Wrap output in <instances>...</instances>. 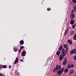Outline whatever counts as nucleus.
I'll return each instance as SVG.
<instances>
[{
    "instance_id": "obj_23",
    "label": "nucleus",
    "mask_w": 76,
    "mask_h": 76,
    "mask_svg": "<svg viewBox=\"0 0 76 76\" xmlns=\"http://www.w3.org/2000/svg\"><path fill=\"white\" fill-rule=\"evenodd\" d=\"M74 10L75 12H76V6H75L74 7Z\"/></svg>"
},
{
    "instance_id": "obj_15",
    "label": "nucleus",
    "mask_w": 76,
    "mask_h": 76,
    "mask_svg": "<svg viewBox=\"0 0 76 76\" xmlns=\"http://www.w3.org/2000/svg\"><path fill=\"white\" fill-rule=\"evenodd\" d=\"M14 50L15 52H16L18 51V48H14Z\"/></svg>"
},
{
    "instance_id": "obj_26",
    "label": "nucleus",
    "mask_w": 76,
    "mask_h": 76,
    "mask_svg": "<svg viewBox=\"0 0 76 76\" xmlns=\"http://www.w3.org/2000/svg\"><path fill=\"white\" fill-rule=\"evenodd\" d=\"M56 70H57V69H56V68H55L53 71V72H55Z\"/></svg>"
},
{
    "instance_id": "obj_16",
    "label": "nucleus",
    "mask_w": 76,
    "mask_h": 76,
    "mask_svg": "<svg viewBox=\"0 0 76 76\" xmlns=\"http://www.w3.org/2000/svg\"><path fill=\"white\" fill-rule=\"evenodd\" d=\"M68 70H69V69H68L66 68V69H65V70L64 71V72H65V73H67V72H68Z\"/></svg>"
},
{
    "instance_id": "obj_36",
    "label": "nucleus",
    "mask_w": 76,
    "mask_h": 76,
    "mask_svg": "<svg viewBox=\"0 0 76 76\" xmlns=\"http://www.w3.org/2000/svg\"><path fill=\"white\" fill-rule=\"evenodd\" d=\"M9 67L10 68L11 67V66L10 65V66H9Z\"/></svg>"
},
{
    "instance_id": "obj_39",
    "label": "nucleus",
    "mask_w": 76,
    "mask_h": 76,
    "mask_svg": "<svg viewBox=\"0 0 76 76\" xmlns=\"http://www.w3.org/2000/svg\"><path fill=\"white\" fill-rule=\"evenodd\" d=\"M19 53H20V50H19Z\"/></svg>"
},
{
    "instance_id": "obj_27",
    "label": "nucleus",
    "mask_w": 76,
    "mask_h": 76,
    "mask_svg": "<svg viewBox=\"0 0 76 76\" xmlns=\"http://www.w3.org/2000/svg\"><path fill=\"white\" fill-rule=\"evenodd\" d=\"M0 68H1V69H3V66L1 65L0 66Z\"/></svg>"
},
{
    "instance_id": "obj_18",
    "label": "nucleus",
    "mask_w": 76,
    "mask_h": 76,
    "mask_svg": "<svg viewBox=\"0 0 76 76\" xmlns=\"http://www.w3.org/2000/svg\"><path fill=\"white\" fill-rule=\"evenodd\" d=\"M74 53H75V50H72L71 52V53L72 54H74Z\"/></svg>"
},
{
    "instance_id": "obj_2",
    "label": "nucleus",
    "mask_w": 76,
    "mask_h": 76,
    "mask_svg": "<svg viewBox=\"0 0 76 76\" xmlns=\"http://www.w3.org/2000/svg\"><path fill=\"white\" fill-rule=\"evenodd\" d=\"M64 70V68H63L61 69V70H57V73H58L59 75H60L61 74H62V72H63Z\"/></svg>"
},
{
    "instance_id": "obj_12",
    "label": "nucleus",
    "mask_w": 76,
    "mask_h": 76,
    "mask_svg": "<svg viewBox=\"0 0 76 76\" xmlns=\"http://www.w3.org/2000/svg\"><path fill=\"white\" fill-rule=\"evenodd\" d=\"M75 34V32L74 31H72L70 33V35H73Z\"/></svg>"
},
{
    "instance_id": "obj_22",
    "label": "nucleus",
    "mask_w": 76,
    "mask_h": 76,
    "mask_svg": "<svg viewBox=\"0 0 76 76\" xmlns=\"http://www.w3.org/2000/svg\"><path fill=\"white\" fill-rule=\"evenodd\" d=\"M73 69H72L70 72V74H72L73 73Z\"/></svg>"
},
{
    "instance_id": "obj_28",
    "label": "nucleus",
    "mask_w": 76,
    "mask_h": 76,
    "mask_svg": "<svg viewBox=\"0 0 76 76\" xmlns=\"http://www.w3.org/2000/svg\"><path fill=\"white\" fill-rule=\"evenodd\" d=\"M74 59L76 60V55L74 57Z\"/></svg>"
},
{
    "instance_id": "obj_11",
    "label": "nucleus",
    "mask_w": 76,
    "mask_h": 76,
    "mask_svg": "<svg viewBox=\"0 0 76 76\" xmlns=\"http://www.w3.org/2000/svg\"><path fill=\"white\" fill-rule=\"evenodd\" d=\"M20 44H21V45H23V44L24 43V41H23V40H21L20 42Z\"/></svg>"
},
{
    "instance_id": "obj_3",
    "label": "nucleus",
    "mask_w": 76,
    "mask_h": 76,
    "mask_svg": "<svg viewBox=\"0 0 76 76\" xmlns=\"http://www.w3.org/2000/svg\"><path fill=\"white\" fill-rule=\"evenodd\" d=\"M61 65H56L55 67V69L57 70H60L61 69Z\"/></svg>"
},
{
    "instance_id": "obj_13",
    "label": "nucleus",
    "mask_w": 76,
    "mask_h": 76,
    "mask_svg": "<svg viewBox=\"0 0 76 76\" xmlns=\"http://www.w3.org/2000/svg\"><path fill=\"white\" fill-rule=\"evenodd\" d=\"M60 51H58L56 53V55L58 56H60Z\"/></svg>"
},
{
    "instance_id": "obj_38",
    "label": "nucleus",
    "mask_w": 76,
    "mask_h": 76,
    "mask_svg": "<svg viewBox=\"0 0 76 76\" xmlns=\"http://www.w3.org/2000/svg\"><path fill=\"white\" fill-rule=\"evenodd\" d=\"M21 61H23V59H21Z\"/></svg>"
},
{
    "instance_id": "obj_29",
    "label": "nucleus",
    "mask_w": 76,
    "mask_h": 76,
    "mask_svg": "<svg viewBox=\"0 0 76 76\" xmlns=\"http://www.w3.org/2000/svg\"><path fill=\"white\" fill-rule=\"evenodd\" d=\"M72 26L73 29H75V26L74 25H73Z\"/></svg>"
},
{
    "instance_id": "obj_20",
    "label": "nucleus",
    "mask_w": 76,
    "mask_h": 76,
    "mask_svg": "<svg viewBox=\"0 0 76 76\" xmlns=\"http://www.w3.org/2000/svg\"><path fill=\"white\" fill-rule=\"evenodd\" d=\"M73 38L74 40H76V34H75Z\"/></svg>"
},
{
    "instance_id": "obj_25",
    "label": "nucleus",
    "mask_w": 76,
    "mask_h": 76,
    "mask_svg": "<svg viewBox=\"0 0 76 76\" xmlns=\"http://www.w3.org/2000/svg\"><path fill=\"white\" fill-rule=\"evenodd\" d=\"M63 65H66V62H65L64 61H63Z\"/></svg>"
},
{
    "instance_id": "obj_40",
    "label": "nucleus",
    "mask_w": 76,
    "mask_h": 76,
    "mask_svg": "<svg viewBox=\"0 0 76 76\" xmlns=\"http://www.w3.org/2000/svg\"><path fill=\"white\" fill-rule=\"evenodd\" d=\"M4 76H5V75H4Z\"/></svg>"
},
{
    "instance_id": "obj_32",
    "label": "nucleus",
    "mask_w": 76,
    "mask_h": 76,
    "mask_svg": "<svg viewBox=\"0 0 76 76\" xmlns=\"http://www.w3.org/2000/svg\"><path fill=\"white\" fill-rule=\"evenodd\" d=\"M74 10H73V9L71 12V13H73L74 12Z\"/></svg>"
},
{
    "instance_id": "obj_7",
    "label": "nucleus",
    "mask_w": 76,
    "mask_h": 76,
    "mask_svg": "<svg viewBox=\"0 0 76 76\" xmlns=\"http://www.w3.org/2000/svg\"><path fill=\"white\" fill-rule=\"evenodd\" d=\"M64 48H65L66 49V50H68V51L69 49H68V47H67V45H64Z\"/></svg>"
},
{
    "instance_id": "obj_1",
    "label": "nucleus",
    "mask_w": 76,
    "mask_h": 76,
    "mask_svg": "<svg viewBox=\"0 0 76 76\" xmlns=\"http://www.w3.org/2000/svg\"><path fill=\"white\" fill-rule=\"evenodd\" d=\"M68 53V50H65V49L64 48H63L62 50V53L63 56H65L66 55H67V53Z\"/></svg>"
},
{
    "instance_id": "obj_14",
    "label": "nucleus",
    "mask_w": 76,
    "mask_h": 76,
    "mask_svg": "<svg viewBox=\"0 0 76 76\" xmlns=\"http://www.w3.org/2000/svg\"><path fill=\"white\" fill-rule=\"evenodd\" d=\"M68 42H69V43H70V44H72V40H68Z\"/></svg>"
},
{
    "instance_id": "obj_34",
    "label": "nucleus",
    "mask_w": 76,
    "mask_h": 76,
    "mask_svg": "<svg viewBox=\"0 0 76 76\" xmlns=\"http://www.w3.org/2000/svg\"><path fill=\"white\" fill-rule=\"evenodd\" d=\"M3 67L4 68H6V66L5 65L3 66Z\"/></svg>"
},
{
    "instance_id": "obj_35",
    "label": "nucleus",
    "mask_w": 76,
    "mask_h": 76,
    "mask_svg": "<svg viewBox=\"0 0 76 76\" xmlns=\"http://www.w3.org/2000/svg\"><path fill=\"white\" fill-rule=\"evenodd\" d=\"M75 52L74 53L75 54H76V49H74Z\"/></svg>"
},
{
    "instance_id": "obj_24",
    "label": "nucleus",
    "mask_w": 76,
    "mask_h": 76,
    "mask_svg": "<svg viewBox=\"0 0 76 76\" xmlns=\"http://www.w3.org/2000/svg\"><path fill=\"white\" fill-rule=\"evenodd\" d=\"M72 2L74 3H76V0H72Z\"/></svg>"
},
{
    "instance_id": "obj_19",
    "label": "nucleus",
    "mask_w": 76,
    "mask_h": 76,
    "mask_svg": "<svg viewBox=\"0 0 76 76\" xmlns=\"http://www.w3.org/2000/svg\"><path fill=\"white\" fill-rule=\"evenodd\" d=\"M67 32H68V30L67 29L65 32V35H66L67 34Z\"/></svg>"
},
{
    "instance_id": "obj_30",
    "label": "nucleus",
    "mask_w": 76,
    "mask_h": 76,
    "mask_svg": "<svg viewBox=\"0 0 76 76\" xmlns=\"http://www.w3.org/2000/svg\"><path fill=\"white\" fill-rule=\"evenodd\" d=\"M47 10L48 11H49V10H51V9L50 8H48L47 9Z\"/></svg>"
},
{
    "instance_id": "obj_21",
    "label": "nucleus",
    "mask_w": 76,
    "mask_h": 76,
    "mask_svg": "<svg viewBox=\"0 0 76 76\" xmlns=\"http://www.w3.org/2000/svg\"><path fill=\"white\" fill-rule=\"evenodd\" d=\"M64 61L66 63H67V59L65 58L64 59Z\"/></svg>"
},
{
    "instance_id": "obj_33",
    "label": "nucleus",
    "mask_w": 76,
    "mask_h": 76,
    "mask_svg": "<svg viewBox=\"0 0 76 76\" xmlns=\"http://www.w3.org/2000/svg\"><path fill=\"white\" fill-rule=\"evenodd\" d=\"M0 76H4L5 75H3V74H0Z\"/></svg>"
},
{
    "instance_id": "obj_6",
    "label": "nucleus",
    "mask_w": 76,
    "mask_h": 76,
    "mask_svg": "<svg viewBox=\"0 0 76 76\" xmlns=\"http://www.w3.org/2000/svg\"><path fill=\"white\" fill-rule=\"evenodd\" d=\"M68 68L69 69H70V68H73V64H72L71 65H69L67 66Z\"/></svg>"
},
{
    "instance_id": "obj_17",
    "label": "nucleus",
    "mask_w": 76,
    "mask_h": 76,
    "mask_svg": "<svg viewBox=\"0 0 76 76\" xmlns=\"http://www.w3.org/2000/svg\"><path fill=\"white\" fill-rule=\"evenodd\" d=\"M62 48H63V47L62 46H60L59 49V51H61L62 50Z\"/></svg>"
},
{
    "instance_id": "obj_8",
    "label": "nucleus",
    "mask_w": 76,
    "mask_h": 76,
    "mask_svg": "<svg viewBox=\"0 0 76 76\" xmlns=\"http://www.w3.org/2000/svg\"><path fill=\"white\" fill-rule=\"evenodd\" d=\"M25 52L23 51L21 53V56L22 57H24V56H25Z\"/></svg>"
},
{
    "instance_id": "obj_31",
    "label": "nucleus",
    "mask_w": 76,
    "mask_h": 76,
    "mask_svg": "<svg viewBox=\"0 0 76 76\" xmlns=\"http://www.w3.org/2000/svg\"><path fill=\"white\" fill-rule=\"evenodd\" d=\"M24 48V47L21 46L20 48V50H21V49H22V48Z\"/></svg>"
},
{
    "instance_id": "obj_5",
    "label": "nucleus",
    "mask_w": 76,
    "mask_h": 76,
    "mask_svg": "<svg viewBox=\"0 0 76 76\" xmlns=\"http://www.w3.org/2000/svg\"><path fill=\"white\" fill-rule=\"evenodd\" d=\"M59 60L60 61H61V60H63V59L64 58V56H63V55H60L59 56Z\"/></svg>"
},
{
    "instance_id": "obj_4",
    "label": "nucleus",
    "mask_w": 76,
    "mask_h": 76,
    "mask_svg": "<svg viewBox=\"0 0 76 76\" xmlns=\"http://www.w3.org/2000/svg\"><path fill=\"white\" fill-rule=\"evenodd\" d=\"M75 16L74 14H71V16L70 17V18L71 19H74Z\"/></svg>"
},
{
    "instance_id": "obj_37",
    "label": "nucleus",
    "mask_w": 76,
    "mask_h": 76,
    "mask_svg": "<svg viewBox=\"0 0 76 76\" xmlns=\"http://www.w3.org/2000/svg\"><path fill=\"white\" fill-rule=\"evenodd\" d=\"M18 75H19V73L18 72Z\"/></svg>"
},
{
    "instance_id": "obj_10",
    "label": "nucleus",
    "mask_w": 76,
    "mask_h": 76,
    "mask_svg": "<svg viewBox=\"0 0 76 76\" xmlns=\"http://www.w3.org/2000/svg\"><path fill=\"white\" fill-rule=\"evenodd\" d=\"M18 58H16V59L15 60L14 64H16L17 63H18Z\"/></svg>"
},
{
    "instance_id": "obj_9",
    "label": "nucleus",
    "mask_w": 76,
    "mask_h": 76,
    "mask_svg": "<svg viewBox=\"0 0 76 76\" xmlns=\"http://www.w3.org/2000/svg\"><path fill=\"white\" fill-rule=\"evenodd\" d=\"M75 23V21H74V20H71V22L70 23V24L71 25H73V24H74Z\"/></svg>"
}]
</instances>
